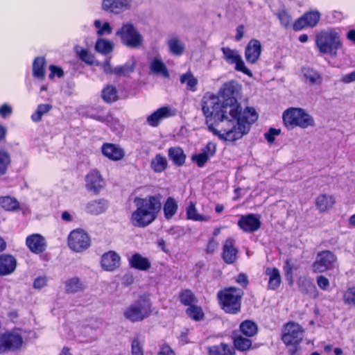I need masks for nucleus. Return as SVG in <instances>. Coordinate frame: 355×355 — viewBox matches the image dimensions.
<instances>
[{"instance_id": "34", "label": "nucleus", "mask_w": 355, "mask_h": 355, "mask_svg": "<svg viewBox=\"0 0 355 355\" xmlns=\"http://www.w3.org/2000/svg\"><path fill=\"white\" fill-rule=\"evenodd\" d=\"M65 291L67 293H75L83 291L85 288V284L78 277H72L64 283Z\"/></svg>"}, {"instance_id": "13", "label": "nucleus", "mask_w": 355, "mask_h": 355, "mask_svg": "<svg viewBox=\"0 0 355 355\" xmlns=\"http://www.w3.org/2000/svg\"><path fill=\"white\" fill-rule=\"evenodd\" d=\"M23 340L21 335L15 332H7L0 336V352L19 348Z\"/></svg>"}, {"instance_id": "16", "label": "nucleus", "mask_w": 355, "mask_h": 355, "mask_svg": "<svg viewBox=\"0 0 355 355\" xmlns=\"http://www.w3.org/2000/svg\"><path fill=\"white\" fill-rule=\"evenodd\" d=\"M176 113L177 112L175 109L168 106H164L150 114L147 117L146 121L149 125L152 127H157L159 125L162 120L175 116Z\"/></svg>"}, {"instance_id": "33", "label": "nucleus", "mask_w": 355, "mask_h": 355, "mask_svg": "<svg viewBox=\"0 0 355 355\" xmlns=\"http://www.w3.org/2000/svg\"><path fill=\"white\" fill-rule=\"evenodd\" d=\"M186 213L187 218L189 220L200 222L210 220L209 216L199 214L195 204L192 202L187 207Z\"/></svg>"}, {"instance_id": "35", "label": "nucleus", "mask_w": 355, "mask_h": 355, "mask_svg": "<svg viewBox=\"0 0 355 355\" xmlns=\"http://www.w3.org/2000/svg\"><path fill=\"white\" fill-rule=\"evenodd\" d=\"M168 157L178 166L182 165L186 159L183 150L180 147H172L168 149Z\"/></svg>"}, {"instance_id": "42", "label": "nucleus", "mask_w": 355, "mask_h": 355, "mask_svg": "<svg viewBox=\"0 0 355 355\" xmlns=\"http://www.w3.org/2000/svg\"><path fill=\"white\" fill-rule=\"evenodd\" d=\"M150 68V70L155 73L161 74L164 77H168L169 76L166 66L159 58H155L152 61Z\"/></svg>"}, {"instance_id": "12", "label": "nucleus", "mask_w": 355, "mask_h": 355, "mask_svg": "<svg viewBox=\"0 0 355 355\" xmlns=\"http://www.w3.org/2000/svg\"><path fill=\"white\" fill-rule=\"evenodd\" d=\"M302 328L297 323L288 322L284 328L282 340L286 345L298 344L302 338Z\"/></svg>"}, {"instance_id": "62", "label": "nucleus", "mask_w": 355, "mask_h": 355, "mask_svg": "<svg viewBox=\"0 0 355 355\" xmlns=\"http://www.w3.org/2000/svg\"><path fill=\"white\" fill-rule=\"evenodd\" d=\"M49 70H50L49 78H51V79L53 78L55 76L61 78L63 76V71L60 67H57L54 65H51L49 67Z\"/></svg>"}, {"instance_id": "54", "label": "nucleus", "mask_w": 355, "mask_h": 355, "mask_svg": "<svg viewBox=\"0 0 355 355\" xmlns=\"http://www.w3.org/2000/svg\"><path fill=\"white\" fill-rule=\"evenodd\" d=\"M132 355H144L143 344L138 338H135L132 342Z\"/></svg>"}, {"instance_id": "7", "label": "nucleus", "mask_w": 355, "mask_h": 355, "mask_svg": "<svg viewBox=\"0 0 355 355\" xmlns=\"http://www.w3.org/2000/svg\"><path fill=\"white\" fill-rule=\"evenodd\" d=\"M241 289L230 287L218 293L222 309L228 313L236 314L241 310V301L243 296Z\"/></svg>"}, {"instance_id": "25", "label": "nucleus", "mask_w": 355, "mask_h": 355, "mask_svg": "<svg viewBox=\"0 0 355 355\" xmlns=\"http://www.w3.org/2000/svg\"><path fill=\"white\" fill-rule=\"evenodd\" d=\"M234 240L232 238L227 239L223 245V258L225 263H233L237 257L238 250L234 246Z\"/></svg>"}, {"instance_id": "14", "label": "nucleus", "mask_w": 355, "mask_h": 355, "mask_svg": "<svg viewBox=\"0 0 355 355\" xmlns=\"http://www.w3.org/2000/svg\"><path fill=\"white\" fill-rule=\"evenodd\" d=\"M105 184L104 179L97 170L90 171L85 176V187L87 191L94 194H98Z\"/></svg>"}, {"instance_id": "53", "label": "nucleus", "mask_w": 355, "mask_h": 355, "mask_svg": "<svg viewBox=\"0 0 355 355\" xmlns=\"http://www.w3.org/2000/svg\"><path fill=\"white\" fill-rule=\"evenodd\" d=\"M10 159L7 153L0 150V175L4 174L10 164Z\"/></svg>"}, {"instance_id": "28", "label": "nucleus", "mask_w": 355, "mask_h": 355, "mask_svg": "<svg viewBox=\"0 0 355 355\" xmlns=\"http://www.w3.org/2000/svg\"><path fill=\"white\" fill-rule=\"evenodd\" d=\"M264 273L268 277V289H277L281 284V275L279 270L276 268L268 267Z\"/></svg>"}, {"instance_id": "30", "label": "nucleus", "mask_w": 355, "mask_h": 355, "mask_svg": "<svg viewBox=\"0 0 355 355\" xmlns=\"http://www.w3.org/2000/svg\"><path fill=\"white\" fill-rule=\"evenodd\" d=\"M335 204L334 196L321 194L315 199V206L320 212H325L331 209Z\"/></svg>"}, {"instance_id": "24", "label": "nucleus", "mask_w": 355, "mask_h": 355, "mask_svg": "<svg viewBox=\"0 0 355 355\" xmlns=\"http://www.w3.org/2000/svg\"><path fill=\"white\" fill-rule=\"evenodd\" d=\"M301 73L304 82L310 85H319L322 82V78L321 75L316 70L311 67H302Z\"/></svg>"}, {"instance_id": "21", "label": "nucleus", "mask_w": 355, "mask_h": 355, "mask_svg": "<svg viewBox=\"0 0 355 355\" xmlns=\"http://www.w3.org/2000/svg\"><path fill=\"white\" fill-rule=\"evenodd\" d=\"M29 250L36 254L43 252L46 249L45 239L39 234H33L28 236L26 241Z\"/></svg>"}, {"instance_id": "20", "label": "nucleus", "mask_w": 355, "mask_h": 355, "mask_svg": "<svg viewBox=\"0 0 355 355\" xmlns=\"http://www.w3.org/2000/svg\"><path fill=\"white\" fill-rule=\"evenodd\" d=\"M121 257L114 251H109L101 257V266L106 271H114L120 266Z\"/></svg>"}, {"instance_id": "17", "label": "nucleus", "mask_w": 355, "mask_h": 355, "mask_svg": "<svg viewBox=\"0 0 355 355\" xmlns=\"http://www.w3.org/2000/svg\"><path fill=\"white\" fill-rule=\"evenodd\" d=\"M262 51L261 42L257 39L250 40L245 49V58L250 64H255L259 60Z\"/></svg>"}, {"instance_id": "11", "label": "nucleus", "mask_w": 355, "mask_h": 355, "mask_svg": "<svg viewBox=\"0 0 355 355\" xmlns=\"http://www.w3.org/2000/svg\"><path fill=\"white\" fill-rule=\"evenodd\" d=\"M221 51L223 53V59L228 64L235 65V70L241 71L249 77L252 76V71L245 66L241 55L237 50L232 49L229 47H222Z\"/></svg>"}, {"instance_id": "18", "label": "nucleus", "mask_w": 355, "mask_h": 355, "mask_svg": "<svg viewBox=\"0 0 355 355\" xmlns=\"http://www.w3.org/2000/svg\"><path fill=\"white\" fill-rule=\"evenodd\" d=\"M102 154L112 161L121 160L125 155V150L119 145L105 143L101 147Z\"/></svg>"}, {"instance_id": "5", "label": "nucleus", "mask_w": 355, "mask_h": 355, "mask_svg": "<svg viewBox=\"0 0 355 355\" xmlns=\"http://www.w3.org/2000/svg\"><path fill=\"white\" fill-rule=\"evenodd\" d=\"M284 125L292 130L296 127L306 129L315 125L314 118L304 109L300 107H290L286 110L282 114Z\"/></svg>"}, {"instance_id": "56", "label": "nucleus", "mask_w": 355, "mask_h": 355, "mask_svg": "<svg viewBox=\"0 0 355 355\" xmlns=\"http://www.w3.org/2000/svg\"><path fill=\"white\" fill-rule=\"evenodd\" d=\"M278 18L280 21L281 24L287 28L291 25V16L285 11H281L278 13Z\"/></svg>"}, {"instance_id": "47", "label": "nucleus", "mask_w": 355, "mask_h": 355, "mask_svg": "<svg viewBox=\"0 0 355 355\" xmlns=\"http://www.w3.org/2000/svg\"><path fill=\"white\" fill-rule=\"evenodd\" d=\"M135 63L127 62L123 65L117 66L114 68V74L117 76H127L134 71Z\"/></svg>"}, {"instance_id": "32", "label": "nucleus", "mask_w": 355, "mask_h": 355, "mask_svg": "<svg viewBox=\"0 0 355 355\" xmlns=\"http://www.w3.org/2000/svg\"><path fill=\"white\" fill-rule=\"evenodd\" d=\"M241 113L235 117L234 120L236 122L239 121L243 124L247 125L248 127V132L250 130V125L257 119V114L253 107H247L244 111V117H240Z\"/></svg>"}, {"instance_id": "49", "label": "nucleus", "mask_w": 355, "mask_h": 355, "mask_svg": "<svg viewBox=\"0 0 355 355\" xmlns=\"http://www.w3.org/2000/svg\"><path fill=\"white\" fill-rule=\"evenodd\" d=\"M76 53L80 58L88 64H96L97 61L95 60L94 56L87 50L76 48Z\"/></svg>"}, {"instance_id": "55", "label": "nucleus", "mask_w": 355, "mask_h": 355, "mask_svg": "<svg viewBox=\"0 0 355 355\" xmlns=\"http://www.w3.org/2000/svg\"><path fill=\"white\" fill-rule=\"evenodd\" d=\"M209 159L207 155H205L202 152L192 157V160L196 162L199 167H202Z\"/></svg>"}, {"instance_id": "38", "label": "nucleus", "mask_w": 355, "mask_h": 355, "mask_svg": "<svg viewBox=\"0 0 355 355\" xmlns=\"http://www.w3.org/2000/svg\"><path fill=\"white\" fill-rule=\"evenodd\" d=\"M102 98L106 103H112L118 99V92L113 85H108L102 90Z\"/></svg>"}, {"instance_id": "46", "label": "nucleus", "mask_w": 355, "mask_h": 355, "mask_svg": "<svg viewBox=\"0 0 355 355\" xmlns=\"http://www.w3.org/2000/svg\"><path fill=\"white\" fill-rule=\"evenodd\" d=\"M52 108L50 104H40L37 106L35 112L31 115V119L35 122H38L42 119L44 114L49 112Z\"/></svg>"}, {"instance_id": "37", "label": "nucleus", "mask_w": 355, "mask_h": 355, "mask_svg": "<svg viewBox=\"0 0 355 355\" xmlns=\"http://www.w3.org/2000/svg\"><path fill=\"white\" fill-rule=\"evenodd\" d=\"M180 83L185 84L187 89L196 92L197 89L198 79L194 77L191 72L188 71L180 76Z\"/></svg>"}, {"instance_id": "60", "label": "nucleus", "mask_w": 355, "mask_h": 355, "mask_svg": "<svg viewBox=\"0 0 355 355\" xmlns=\"http://www.w3.org/2000/svg\"><path fill=\"white\" fill-rule=\"evenodd\" d=\"M47 278L45 276H40L33 282V288L35 289H41L46 286L47 284Z\"/></svg>"}, {"instance_id": "29", "label": "nucleus", "mask_w": 355, "mask_h": 355, "mask_svg": "<svg viewBox=\"0 0 355 355\" xmlns=\"http://www.w3.org/2000/svg\"><path fill=\"white\" fill-rule=\"evenodd\" d=\"M167 44L169 52L176 56L182 55L186 49L185 44L177 36L170 37Z\"/></svg>"}, {"instance_id": "15", "label": "nucleus", "mask_w": 355, "mask_h": 355, "mask_svg": "<svg viewBox=\"0 0 355 355\" xmlns=\"http://www.w3.org/2000/svg\"><path fill=\"white\" fill-rule=\"evenodd\" d=\"M320 19V14L318 11H310L305 13L293 24L294 31H300L305 27H314L317 25Z\"/></svg>"}, {"instance_id": "43", "label": "nucleus", "mask_w": 355, "mask_h": 355, "mask_svg": "<svg viewBox=\"0 0 355 355\" xmlns=\"http://www.w3.org/2000/svg\"><path fill=\"white\" fill-rule=\"evenodd\" d=\"M209 352L211 355H231L232 349L230 345L220 343L218 345L210 347L209 348Z\"/></svg>"}, {"instance_id": "3", "label": "nucleus", "mask_w": 355, "mask_h": 355, "mask_svg": "<svg viewBox=\"0 0 355 355\" xmlns=\"http://www.w3.org/2000/svg\"><path fill=\"white\" fill-rule=\"evenodd\" d=\"M315 45L321 55L336 57L338 51L343 47L340 33L335 29H327L315 37Z\"/></svg>"}, {"instance_id": "59", "label": "nucleus", "mask_w": 355, "mask_h": 355, "mask_svg": "<svg viewBox=\"0 0 355 355\" xmlns=\"http://www.w3.org/2000/svg\"><path fill=\"white\" fill-rule=\"evenodd\" d=\"M96 65L101 66L106 74L114 73V68L111 66L110 58H107L103 64L99 62H96Z\"/></svg>"}, {"instance_id": "57", "label": "nucleus", "mask_w": 355, "mask_h": 355, "mask_svg": "<svg viewBox=\"0 0 355 355\" xmlns=\"http://www.w3.org/2000/svg\"><path fill=\"white\" fill-rule=\"evenodd\" d=\"M280 130L279 129H275V128H270L268 132L265 133L264 137L265 139L270 143L272 144L274 142L275 137L279 135L280 134Z\"/></svg>"}, {"instance_id": "23", "label": "nucleus", "mask_w": 355, "mask_h": 355, "mask_svg": "<svg viewBox=\"0 0 355 355\" xmlns=\"http://www.w3.org/2000/svg\"><path fill=\"white\" fill-rule=\"evenodd\" d=\"M128 262L131 268L141 271H146L151 267L149 259L137 252L128 258Z\"/></svg>"}, {"instance_id": "9", "label": "nucleus", "mask_w": 355, "mask_h": 355, "mask_svg": "<svg viewBox=\"0 0 355 355\" xmlns=\"http://www.w3.org/2000/svg\"><path fill=\"white\" fill-rule=\"evenodd\" d=\"M91 245V239L89 234L83 229H76L68 236V246L76 252H82Z\"/></svg>"}, {"instance_id": "51", "label": "nucleus", "mask_w": 355, "mask_h": 355, "mask_svg": "<svg viewBox=\"0 0 355 355\" xmlns=\"http://www.w3.org/2000/svg\"><path fill=\"white\" fill-rule=\"evenodd\" d=\"M187 314L189 317L195 320H200L202 319L204 316V313L202 312V310L200 307L197 306H190L187 309Z\"/></svg>"}, {"instance_id": "41", "label": "nucleus", "mask_w": 355, "mask_h": 355, "mask_svg": "<svg viewBox=\"0 0 355 355\" xmlns=\"http://www.w3.org/2000/svg\"><path fill=\"white\" fill-rule=\"evenodd\" d=\"M0 206L6 211H15L19 207L18 201L12 197L5 196L0 198Z\"/></svg>"}, {"instance_id": "22", "label": "nucleus", "mask_w": 355, "mask_h": 355, "mask_svg": "<svg viewBox=\"0 0 355 355\" xmlns=\"http://www.w3.org/2000/svg\"><path fill=\"white\" fill-rule=\"evenodd\" d=\"M130 7L128 0H103L102 8L103 10L114 13H120Z\"/></svg>"}, {"instance_id": "31", "label": "nucleus", "mask_w": 355, "mask_h": 355, "mask_svg": "<svg viewBox=\"0 0 355 355\" xmlns=\"http://www.w3.org/2000/svg\"><path fill=\"white\" fill-rule=\"evenodd\" d=\"M178 204L173 197H168L163 205L164 217L166 220L171 219L178 212Z\"/></svg>"}, {"instance_id": "2", "label": "nucleus", "mask_w": 355, "mask_h": 355, "mask_svg": "<svg viewBox=\"0 0 355 355\" xmlns=\"http://www.w3.org/2000/svg\"><path fill=\"white\" fill-rule=\"evenodd\" d=\"M136 209L132 213L130 222L137 227H145L151 224L157 217L162 204L158 196H148L135 198Z\"/></svg>"}, {"instance_id": "58", "label": "nucleus", "mask_w": 355, "mask_h": 355, "mask_svg": "<svg viewBox=\"0 0 355 355\" xmlns=\"http://www.w3.org/2000/svg\"><path fill=\"white\" fill-rule=\"evenodd\" d=\"M216 146L213 142H209L206 145V146L202 148V153L205 155H207L208 157L211 158L216 153Z\"/></svg>"}, {"instance_id": "19", "label": "nucleus", "mask_w": 355, "mask_h": 355, "mask_svg": "<svg viewBox=\"0 0 355 355\" xmlns=\"http://www.w3.org/2000/svg\"><path fill=\"white\" fill-rule=\"evenodd\" d=\"M238 225L245 232H253L260 227L261 222L256 215L249 214L240 217Z\"/></svg>"}, {"instance_id": "40", "label": "nucleus", "mask_w": 355, "mask_h": 355, "mask_svg": "<svg viewBox=\"0 0 355 355\" xmlns=\"http://www.w3.org/2000/svg\"><path fill=\"white\" fill-rule=\"evenodd\" d=\"M113 42L105 39H98L95 45L96 51L103 55L110 53L113 50Z\"/></svg>"}, {"instance_id": "61", "label": "nucleus", "mask_w": 355, "mask_h": 355, "mask_svg": "<svg viewBox=\"0 0 355 355\" xmlns=\"http://www.w3.org/2000/svg\"><path fill=\"white\" fill-rule=\"evenodd\" d=\"M317 284L320 288L324 291L327 290L329 286V279L322 275L317 277Z\"/></svg>"}, {"instance_id": "64", "label": "nucleus", "mask_w": 355, "mask_h": 355, "mask_svg": "<svg viewBox=\"0 0 355 355\" xmlns=\"http://www.w3.org/2000/svg\"><path fill=\"white\" fill-rule=\"evenodd\" d=\"M157 355H175V353L168 345H164L161 347Z\"/></svg>"}, {"instance_id": "27", "label": "nucleus", "mask_w": 355, "mask_h": 355, "mask_svg": "<svg viewBox=\"0 0 355 355\" xmlns=\"http://www.w3.org/2000/svg\"><path fill=\"white\" fill-rule=\"evenodd\" d=\"M108 202L104 199L94 200L89 202L85 206V211L93 215H98L106 211Z\"/></svg>"}, {"instance_id": "1", "label": "nucleus", "mask_w": 355, "mask_h": 355, "mask_svg": "<svg viewBox=\"0 0 355 355\" xmlns=\"http://www.w3.org/2000/svg\"><path fill=\"white\" fill-rule=\"evenodd\" d=\"M202 111L206 117L209 130L220 139L234 141L248 133V127L237 122L225 112V105L219 96L206 93L202 99Z\"/></svg>"}, {"instance_id": "36", "label": "nucleus", "mask_w": 355, "mask_h": 355, "mask_svg": "<svg viewBox=\"0 0 355 355\" xmlns=\"http://www.w3.org/2000/svg\"><path fill=\"white\" fill-rule=\"evenodd\" d=\"M166 158L161 154H157L153 157L150 162L151 168L155 173H161L167 167Z\"/></svg>"}, {"instance_id": "63", "label": "nucleus", "mask_w": 355, "mask_h": 355, "mask_svg": "<svg viewBox=\"0 0 355 355\" xmlns=\"http://www.w3.org/2000/svg\"><path fill=\"white\" fill-rule=\"evenodd\" d=\"M12 109L11 106L8 104H3L0 107V115L3 118H6L8 116L11 115Z\"/></svg>"}, {"instance_id": "8", "label": "nucleus", "mask_w": 355, "mask_h": 355, "mask_svg": "<svg viewBox=\"0 0 355 355\" xmlns=\"http://www.w3.org/2000/svg\"><path fill=\"white\" fill-rule=\"evenodd\" d=\"M116 35L120 37L121 42L129 48L137 49L143 43L142 35L130 23L123 24L121 28L117 30Z\"/></svg>"}, {"instance_id": "26", "label": "nucleus", "mask_w": 355, "mask_h": 355, "mask_svg": "<svg viewBox=\"0 0 355 355\" xmlns=\"http://www.w3.org/2000/svg\"><path fill=\"white\" fill-rule=\"evenodd\" d=\"M16 259L11 255L0 256V275H7L14 272L16 268Z\"/></svg>"}, {"instance_id": "10", "label": "nucleus", "mask_w": 355, "mask_h": 355, "mask_svg": "<svg viewBox=\"0 0 355 355\" xmlns=\"http://www.w3.org/2000/svg\"><path fill=\"white\" fill-rule=\"evenodd\" d=\"M337 261L336 256L329 250H324L317 254L312 265L314 272L322 273L334 268Z\"/></svg>"}, {"instance_id": "39", "label": "nucleus", "mask_w": 355, "mask_h": 355, "mask_svg": "<svg viewBox=\"0 0 355 355\" xmlns=\"http://www.w3.org/2000/svg\"><path fill=\"white\" fill-rule=\"evenodd\" d=\"M45 60L42 57H38L35 59L33 64V74L37 78L44 77Z\"/></svg>"}, {"instance_id": "48", "label": "nucleus", "mask_w": 355, "mask_h": 355, "mask_svg": "<svg viewBox=\"0 0 355 355\" xmlns=\"http://www.w3.org/2000/svg\"><path fill=\"white\" fill-rule=\"evenodd\" d=\"M235 347L240 351H245L250 348L252 342L250 339L242 336H236L234 339Z\"/></svg>"}, {"instance_id": "50", "label": "nucleus", "mask_w": 355, "mask_h": 355, "mask_svg": "<svg viewBox=\"0 0 355 355\" xmlns=\"http://www.w3.org/2000/svg\"><path fill=\"white\" fill-rule=\"evenodd\" d=\"M180 302L185 306H191L196 302V297L190 290H185L180 295Z\"/></svg>"}, {"instance_id": "45", "label": "nucleus", "mask_w": 355, "mask_h": 355, "mask_svg": "<svg viewBox=\"0 0 355 355\" xmlns=\"http://www.w3.org/2000/svg\"><path fill=\"white\" fill-rule=\"evenodd\" d=\"M94 26L97 29L96 34L98 36L110 35L112 32V28L107 21L102 23L99 19H96Z\"/></svg>"}, {"instance_id": "44", "label": "nucleus", "mask_w": 355, "mask_h": 355, "mask_svg": "<svg viewBox=\"0 0 355 355\" xmlns=\"http://www.w3.org/2000/svg\"><path fill=\"white\" fill-rule=\"evenodd\" d=\"M240 330L246 336L251 337L257 334V327L254 322L245 320L241 324Z\"/></svg>"}, {"instance_id": "52", "label": "nucleus", "mask_w": 355, "mask_h": 355, "mask_svg": "<svg viewBox=\"0 0 355 355\" xmlns=\"http://www.w3.org/2000/svg\"><path fill=\"white\" fill-rule=\"evenodd\" d=\"M343 300L345 304L355 306V286L349 288L345 291Z\"/></svg>"}, {"instance_id": "6", "label": "nucleus", "mask_w": 355, "mask_h": 355, "mask_svg": "<svg viewBox=\"0 0 355 355\" xmlns=\"http://www.w3.org/2000/svg\"><path fill=\"white\" fill-rule=\"evenodd\" d=\"M152 312L150 300L148 297L144 295L139 297L124 309L123 316L132 322H137L148 318Z\"/></svg>"}, {"instance_id": "4", "label": "nucleus", "mask_w": 355, "mask_h": 355, "mask_svg": "<svg viewBox=\"0 0 355 355\" xmlns=\"http://www.w3.org/2000/svg\"><path fill=\"white\" fill-rule=\"evenodd\" d=\"M241 86L234 81L223 84L220 90V98L225 105V112L229 111L231 118L235 119L241 113V107L237 101L240 95Z\"/></svg>"}]
</instances>
